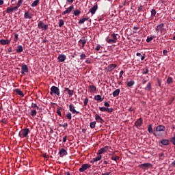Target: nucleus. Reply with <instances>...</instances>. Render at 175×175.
<instances>
[{
	"mask_svg": "<svg viewBox=\"0 0 175 175\" xmlns=\"http://www.w3.org/2000/svg\"><path fill=\"white\" fill-rule=\"evenodd\" d=\"M96 125V122H92L90 124V126L92 129H94L95 126Z\"/></svg>",
	"mask_w": 175,
	"mask_h": 175,
	"instance_id": "nucleus-36",
	"label": "nucleus"
},
{
	"mask_svg": "<svg viewBox=\"0 0 175 175\" xmlns=\"http://www.w3.org/2000/svg\"><path fill=\"white\" fill-rule=\"evenodd\" d=\"M165 129H166V127L163 125H159L154 128V132H165Z\"/></svg>",
	"mask_w": 175,
	"mask_h": 175,
	"instance_id": "nucleus-5",
	"label": "nucleus"
},
{
	"mask_svg": "<svg viewBox=\"0 0 175 175\" xmlns=\"http://www.w3.org/2000/svg\"><path fill=\"white\" fill-rule=\"evenodd\" d=\"M111 38H112V39H113L115 41H116L117 42V40H118V38H117V34H116V33H112L111 35Z\"/></svg>",
	"mask_w": 175,
	"mask_h": 175,
	"instance_id": "nucleus-45",
	"label": "nucleus"
},
{
	"mask_svg": "<svg viewBox=\"0 0 175 175\" xmlns=\"http://www.w3.org/2000/svg\"><path fill=\"white\" fill-rule=\"evenodd\" d=\"M172 167H175V160L171 163Z\"/></svg>",
	"mask_w": 175,
	"mask_h": 175,
	"instance_id": "nucleus-64",
	"label": "nucleus"
},
{
	"mask_svg": "<svg viewBox=\"0 0 175 175\" xmlns=\"http://www.w3.org/2000/svg\"><path fill=\"white\" fill-rule=\"evenodd\" d=\"M96 10H98V3H96L95 5L90 9V12L88 13V14H90V13H91L93 16V14H95V13L96 12Z\"/></svg>",
	"mask_w": 175,
	"mask_h": 175,
	"instance_id": "nucleus-7",
	"label": "nucleus"
},
{
	"mask_svg": "<svg viewBox=\"0 0 175 175\" xmlns=\"http://www.w3.org/2000/svg\"><path fill=\"white\" fill-rule=\"evenodd\" d=\"M88 101H89L88 98H85L84 99L83 106H87V105H88Z\"/></svg>",
	"mask_w": 175,
	"mask_h": 175,
	"instance_id": "nucleus-50",
	"label": "nucleus"
},
{
	"mask_svg": "<svg viewBox=\"0 0 175 175\" xmlns=\"http://www.w3.org/2000/svg\"><path fill=\"white\" fill-rule=\"evenodd\" d=\"M54 94L57 95V96H59V95H61L59 88H58L57 86H52L51 88L50 95L53 96Z\"/></svg>",
	"mask_w": 175,
	"mask_h": 175,
	"instance_id": "nucleus-1",
	"label": "nucleus"
},
{
	"mask_svg": "<svg viewBox=\"0 0 175 175\" xmlns=\"http://www.w3.org/2000/svg\"><path fill=\"white\" fill-rule=\"evenodd\" d=\"M143 10V5L138 7V12H142Z\"/></svg>",
	"mask_w": 175,
	"mask_h": 175,
	"instance_id": "nucleus-60",
	"label": "nucleus"
},
{
	"mask_svg": "<svg viewBox=\"0 0 175 175\" xmlns=\"http://www.w3.org/2000/svg\"><path fill=\"white\" fill-rule=\"evenodd\" d=\"M160 143L162 146H169V139H162Z\"/></svg>",
	"mask_w": 175,
	"mask_h": 175,
	"instance_id": "nucleus-27",
	"label": "nucleus"
},
{
	"mask_svg": "<svg viewBox=\"0 0 175 175\" xmlns=\"http://www.w3.org/2000/svg\"><path fill=\"white\" fill-rule=\"evenodd\" d=\"M31 107L32 109H36L37 110H39V107L35 103H31Z\"/></svg>",
	"mask_w": 175,
	"mask_h": 175,
	"instance_id": "nucleus-47",
	"label": "nucleus"
},
{
	"mask_svg": "<svg viewBox=\"0 0 175 175\" xmlns=\"http://www.w3.org/2000/svg\"><path fill=\"white\" fill-rule=\"evenodd\" d=\"M30 114L32 117H35V116H36V110L35 109H31Z\"/></svg>",
	"mask_w": 175,
	"mask_h": 175,
	"instance_id": "nucleus-42",
	"label": "nucleus"
},
{
	"mask_svg": "<svg viewBox=\"0 0 175 175\" xmlns=\"http://www.w3.org/2000/svg\"><path fill=\"white\" fill-rule=\"evenodd\" d=\"M156 15H157V10H155V9H152L151 17H155Z\"/></svg>",
	"mask_w": 175,
	"mask_h": 175,
	"instance_id": "nucleus-38",
	"label": "nucleus"
},
{
	"mask_svg": "<svg viewBox=\"0 0 175 175\" xmlns=\"http://www.w3.org/2000/svg\"><path fill=\"white\" fill-rule=\"evenodd\" d=\"M23 0H19L18 1V3H17V6H18L20 8V6H21V5H23Z\"/></svg>",
	"mask_w": 175,
	"mask_h": 175,
	"instance_id": "nucleus-56",
	"label": "nucleus"
},
{
	"mask_svg": "<svg viewBox=\"0 0 175 175\" xmlns=\"http://www.w3.org/2000/svg\"><path fill=\"white\" fill-rule=\"evenodd\" d=\"M116 68H117V64H109L108 66V70L111 72V70H113V69H116Z\"/></svg>",
	"mask_w": 175,
	"mask_h": 175,
	"instance_id": "nucleus-26",
	"label": "nucleus"
},
{
	"mask_svg": "<svg viewBox=\"0 0 175 175\" xmlns=\"http://www.w3.org/2000/svg\"><path fill=\"white\" fill-rule=\"evenodd\" d=\"M14 92H16L18 95H19V96H21L22 98L24 96V93H23V91H21V89H14Z\"/></svg>",
	"mask_w": 175,
	"mask_h": 175,
	"instance_id": "nucleus-19",
	"label": "nucleus"
},
{
	"mask_svg": "<svg viewBox=\"0 0 175 175\" xmlns=\"http://www.w3.org/2000/svg\"><path fill=\"white\" fill-rule=\"evenodd\" d=\"M28 133H29V129H23L19 132L18 136L20 137H27Z\"/></svg>",
	"mask_w": 175,
	"mask_h": 175,
	"instance_id": "nucleus-3",
	"label": "nucleus"
},
{
	"mask_svg": "<svg viewBox=\"0 0 175 175\" xmlns=\"http://www.w3.org/2000/svg\"><path fill=\"white\" fill-rule=\"evenodd\" d=\"M120 92H121V90L120 89H116L115 91H113L112 95L114 98H116V96H118L120 95Z\"/></svg>",
	"mask_w": 175,
	"mask_h": 175,
	"instance_id": "nucleus-24",
	"label": "nucleus"
},
{
	"mask_svg": "<svg viewBox=\"0 0 175 175\" xmlns=\"http://www.w3.org/2000/svg\"><path fill=\"white\" fill-rule=\"evenodd\" d=\"M99 110H100V111H106L107 108L105 107H100Z\"/></svg>",
	"mask_w": 175,
	"mask_h": 175,
	"instance_id": "nucleus-54",
	"label": "nucleus"
},
{
	"mask_svg": "<svg viewBox=\"0 0 175 175\" xmlns=\"http://www.w3.org/2000/svg\"><path fill=\"white\" fill-rule=\"evenodd\" d=\"M85 43H87V39H85V37H82L81 39L79 41V44H81L82 49H84Z\"/></svg>",
	"mask_w": 175,
	"mask_h": 175,
	"instance_id": "nucleus-11",
	"label": "nucleus"
},
{
	"mask_svg": "<svg viewBox=\"0 0 175 175\" xmlns=\"http://www.w3.org/2000/svg\"><path fill=\"white\" fill-rule=\"evenodd\" d=\"M148 132L149 133H152L154 135V136H157L155 131L152 129V124H149V126L148 127Z\"/></svg>",
	"mask_w": 175,
	"mask_h": 175,
	"instance_id": "nucleus-17",
	"label": "nucleus"
},
{
	"mask_svg": "<svg viewBox=\"0 0 175 175\" xmlns=\"http://www.w3.org/2000/svg\"><path fill=\"white\" fill-rule=\"evenodd\" d=\"M38 27L39 29H42V31H47L49 29V25L44 24L42 21L38 22Z\"/></svg>",
	"mask_w": 175,
	"mask_h": 175,
	"instance_id": "nucleus-2",
	"label": "nucleus"
},
{
	"mask_svg": "<svg viewBox=\"0 0 175 175\" xmlns=\"http://www.w3.org/2000/svg\"><path fill=\"white\" fill-rule=\"evenodd\" d=\"M164 27L165 24L163 23H161L160 25H157L156 27V31L157 32V33L159 32V31H162Z\"/></svg>",
	"mask_w": 175,
	"mask_h": 175,
	"instance_id": "nucleus-18",
	"label": "nucleus"
},
{
	"mask_svg": "<svg viewBox=\"0 0 175 175\" xmlns=\"http://www.w3.org/2000/svg\"><path fill=\"white\" fill-rule=\"evenodd\" d=\"M100 49H102V46H100V44H97L96 46L94 48V50H96V51H99Z\"/></svg>",
	"mask_w": 175,
	"mask_h": 175,
	"instance_id": "nucleus-49",
	"label": "nucleus"
},
{
	"mask_svg": "<svg viewBox=\"0 0 175 175\" xmlns=\"http://www.w3.org/2000/svg\"><path fill=\"white\" fill-rule=\"evenodd\" d=\"M20 7H18V5H16V6H15V7H12V9H13V10H14V12L15 11V12H17L18 10V8H19Z\"/></svg>",
	"mask_w": 175,
	"mask_h": 175,
	"instance_id": "nucleus-57",
	"label": "nucleus"
},
{
	"mask_svg": "<svg viewBox=\"0 0 175 175\" xmlns=\"http://www.w3.org/2000/svg\"><path fill=\"white\" fill-rule=\"evenodd\" d=\"M80 59H85V57H87V55H85V54L84 53H82L81 55H80Z\"/></svg>",
	"mask_w": 175,
	"mask_h": 175,
	"instance_id": "nucleus-55",
	"label": "nucleus"
},
{
	"mask_svg": "<svg viewBox=\"0 0 175 175\" xmlns=\"http://www.w3.org/2000/svg\"><path fill=\"white\" fill-rule=\"evenodd\" d=\"M153 39H155V36H151V37H148L146 39V42L147 43H150V42H151V40H152Z\"/></svg>",
	"mask_w": 175,
	"mask_h": 175,
	"instance_id": "nucleus-43",
	"label": "nucleus"
},
{
	"mask_svg": "<svg viewBox=\"0 0 175 175\" xmlns=\"http://www.w3.org/2000/svg\"><path fill=\"white\" fill-rule=\"evenodd\" d=\"M170 140L171 143H172V144L175 146V137H171Z\"/></svg>",
	"mask_w": 175,
	"mask_h": 175,
	"instance_id": "nucleus-52",
	"label": "nucleus"
},
{
	"mask_svg": "<svg viewBox=\"0 0 175 175\" xmlns=\"http://www.w3.org/2000/svg\"><path fill=\"white\" fill-rule=\"evenodd\" d=\"M163 55H167V50H163Z\"/></svg>",
	"mask_w": 175,
	"mask_h": 175,
	"instance_id": "nucleus-62",
	"label": "nucleus"
},
{
	"mask_svg": "<svg viewBox=\"0 0 175 175\" xmlns=\"http://www.w3.org/2000/svg\"><path fill=\"white\" fill-rule=\"evenodd\" d=\"M39 3V0H35L31 5V8H36Z\"/></svg>",
	"mask_w": 175,
	"mask_h": 175,
	"instance_id": "nucleus-31",
	"label": "nucleus"
},
{
	"mask_svg": "<svg viewBox=\"0 0 175 175\" xmlns=\"http://www.w3.org/2000/svg\"><path fill=\"white\" fill-rule=\"evenodd\" d=\"M81 14V11L79 10H75L73 12V15L74 16H80V14Z\"/></svg>",
	"mask_w": 175,
	"mask_h": 175,
	"instance_id": "nucleus-32",
	"label": "nucleus"
},
{
	"mask_svg": "<svg viewBox=\"0 0 175 175\" xmlns=\"http://www.w3.org/2000/svg\"><path fill=\"white\" fill-rule=\"evenodd\" d=\"M94 99L95 100H97V102H103L105 98H102L100 95L98 94L94 96Z\"/></svg>",
	"mask_w": 175,
	"mask_h": 175,
	"instance_id": "nucleus-20",
	"label": "nucleus"
},
{
	"mask_svg": "<svg viewBox=\"0 0 175 175\" xmlns=\"http://www.w3.org/2000/svg\"><path fill=\"white\" fill-rule=\"evenodd\" d=\"M106 152V150H105V148H101L100 150L98 151V155H100L102 154H105Z\"/></svg>",
	"mask_w": 175,
	"mask_h": 175,
	"instance_id": "nucleus-33",
	"label": "nucleus"
},
{
	"mask_svg": "<svg viewBox=\"0 0 175 175\" xmlns=\"http://www.w3.org/2000/svg\"><path fill=\"white\" fill-rule=\"evenodd\" d=\"M33 16V14L29 12H26L24 14V18H28L29 20H31L32 17Z\"/></svg>",
	"mask_w": 175,
	"mask_h": 175,
	"instance_id": "nucleus-13",
	"label": "nucleus"
},
{
	"mask_svg": "<svg viewBox=\"0 0 175 175\" xmlns=\"http://www.w3.org/2000/svg\"><path fill=\"white\" fill-rule=\"evenodd\" d=\"M135 85V81L131 80L127 82V87H129L130 88H132Z\"/></svg>",
	"mask_w": 175,
	"mask_h": 175,
	"instance_id": "nucleus-28",
	"label": "nucleus"
},
{
	"mask_svg": "<svg viewBox=\"0 0 175 175\" xmlns=\"http://www.w3.org/2000/svg\"><path fill=\"white\" fill-rule=\"evenodd\" d=\"M152 88V85H151V83L149 82V83L147 84L146 87L145 88V90H146V91H151Z\"/></svg>",
	"mask_w": 175,
	"mask_h": 175,
	"instance_id": "nucleus-29",
	"label": "nucleus"
},
{
	"mask_svg": "<svg viewBox=\"0 0 175 175\" xmlns=\"http://www.w3.org/2000/svg\"><path fill=\"white\" fill-rule=\"evenodd\" d=\"M111 172L103 173L101 175H110Z\"/></svg>",
	"mask_w": 175,
	"mask_h": 175,
	"instance_id": "nucleus-63",
	"label": "nucleus"
},
{
	"mask_svg": "<svg viewBox=\"0 0 175 175\" xmlns=\"http://www.w3.org/2000/svg\"><path fill=\"white\" fill-rule=\"evenodd\" d=\"M88 20V18H83L79 20V24H84V23H85V21H87Z\"/></svg>",
	"mask_w": 175,
	"mask_h": 175,
	"instance_id": "nucleus-37",
	"label": "nucleus"
},
{
	"mask_svg": "<svg viewBox=\"0 0 175 175\" xmlns=\"http://www.w3.org/2000/svg\"><path fill=\"white\" fill-rule=\"evenodd\" d=\"M100 159H102V156L98 155V156L96 157L95 158H94V159L90 161V163H94V162H98V161H100Z\"/></svg>",
	"mask_w": 175,
	"mask_h": 175,
	"instance_id": "nucleus-23",
	"label": "nucleus"
},
{
	"mask_svg": "<svg viewBox=\"0 0 175 175\" xmlns=\"http://www.w3.org/2000/svg\"><path fill=\"white\" fill-rule=\"evenodd\" d=\"M61 110H62V107H58L57 108V113L58 116H59V117H62V113H61Z\"/></svg>",
	"mask_w": 175,
	"mask_h": 175,
	"instance_id": "nucleus-34",
	"label": "nucleus"
},
{
	"mask_svg": "<svg viewBox=\"0 0 175 175\" xmlns=\"http://www.w3.org/2000/svg\"><path fill=\"white\" fill-rule=\"evenodd\" d=\"M0 43L3 46H5V44H9L10 43V40H3V39H1V40H0Z\"/></svg>",
	"mask_w": 175,
	"mask_h": 175,
	"instance_id": "nucleus-21",
	"label": "nucleus"
},
{
	"mask_svg": "<svg viewBox=\"0 0 175 175\" xmlns=\"http://www.w3.org/2000/svg\"><path fill=\"white\" fill-rule=\"evenodd\" d=\"M16 53H18V54H20V53H23V51H24V49L23 48V46L21 45H18L17 46V49H16Z\"/></svg>",
	"mask_w": 175,
	"mask_h": 175,
	"instance_id": "nucleus-25",
	"label": "nucleus"
},
{
	"mask_svg": "<svg viewBox=\"0 0 175 175\" xmlns=\"http://www.w3.org/2000/svg\"><path fill=\"white\" fill-rule=\"evenodd\" d=\"M66 117L68 118V120H72V113L70 112H68Z\"/></svg>",
	"mask_w": 175,
	"mask_h": 175,
	"instance_id": "nucleus-46",
	"label": "nucleus"
},
{
	"mask_svg": "<svg viewBox=\"0 0 175 175\" xmlns=\"http://www.w3.org/2000/svg\"><path fill=\"white\" fill-rule=\"evenodd\" d=\"M148 72H150V70L148 68H146L145 69H143L142 75H147L148 74Z\"/></svg>",
	"mask_w": 175,
	"mask_h": 175,
	"instance_id": "nucleus-44",
	"label": "nucleus"
},
{
	"mask_svg": "<svg viewBox=\"0 0 175 175\" xmlns=\"http://www.w3.org/2000/svg\"><path fill=\"white\" fill-rule=\"evenodd\" d=\"M112 161H115L116 162H117V161L120 160V157L118 156H113L111 157V159Z\"/></svg>",
	"mask_w": 175,
	"mask_h": 175,
	"instance_id": "nucleus-41",
	"label": "nucleus"
},
{
	"mask_svg": "<svg viewBox=\"0 0 175 175\" xmlns=\"http://www.w3.org/2000/svg\"><path fill=\"white\" fill-rule=\"evenodd\" d=\"M113 110H114V109H113V108H107L106 111H107V113H113Z\"/></svg>",
	"mask_w": 175,
	"mask_h": 175,
	"instance_id": "nucleus-53",
	"label": "nucleus"
},
{
	"mask_svg": "<svg viewBox=\"0 0 175 175\" xmlns=\"http://www.w3.org/2000/svg\"><path fill=\"white\" fill-rule=\"evenodd\" d=\"M73 9H74L73 5L70 6L68 8H67V10H66L62 13V16H65V14H69V13H70V12H72Z\"/></svg>",
	"mask_w": 175,
	"mask_h": 175,
	"instance_id": "nucleus-12",
	"label": "nucleus"
},
{
	"mask_svg": "<svg viewBox=\"0 0 175 175\" xmlns=\"http://www.w3.org/2000/svg\"><path fill=\"white\" fill-rule=\"evenodd\" d=\"M59 126L66 129V128H68V123H64V124H59Z\"/></svg>",
	"mask_w": 175,
	"mask_h": 175,
	"instance_id": "nucleus-48",
	"label": "nucleus"
},
{
	"mask_svg": "<svg viewBox=\"0 0 175 175\" xmlns=\"http://www.w3.org/2000/svg\"><path fill=\"white\" fill-rule=\"evenodd\" d=\"M95 120L97 121V122H99L100 124H103L105 122V120L102 119V117L99 116L98 114L95 115Z\"/></svg>",
	"mask_w": 175,
	"mask_h": 175,
	"instance_id": "nucleus-15",
	"label": "nucleus"
},
{
	"mask_svg": "<svg viewBox=\"0 0 175 175\" xmlns=\"http://www.w3.org/2000/svg\"><path fill=\"white\" fill-rule=\"evenodd\" d=\"M68 107H69L70 111L72 114H79L80 113L79 111H76V107H75V105L73 104H70Z\"/></svg>",
	"mask_w": 175,
	"mask_h": 175,
	"instance_id": "nucleus-6",
	"label": "nucleus"
},
{
	"mask_svg": "<svg viewBox=\"0 0 175 175\" xmlns=\"http://www.w3.org/2000/svg\"><path fill=\"white\" fill-rule=\"evenodd\" d=\"M21 73L22 75H25V73H28V66L27 64H23L21 66Z\"/></svg>",
	"mask_w": 175,
	"mask_h": 175,
	"instance_id": "nucleus-8",
	"label": "nucleus"
},
{
	"mask_svg": "<svg viewBox=\"0 0 175 175\" xmlns=\"http://www.w3.org/2000/svg\"><path fill=\"white\" fill-rule=\"evenodd\" d=\"M6 13H8V14H12V13H13L14 10L13 8H7L6 10H5Z\"/></svg>",
	"mask_w": 175,
	"mask_h": 175,
	"instance_id": "nucleus-30",
	"label": "nucleus"
},
{
	"mask_svg": "<svg viewBox=\"0 0 175 175\" xmlns=\"http://www.w3.org/2000/svg\"><path fill=\"white\" fill-rule=\"evenodd\" d=\"M59 155L62 158L64 155H68V152L64 148H62L59 152Z\"/></svg>",
	"mask_w": 175,
	"mask_h": 175,
	"instance_id": "nucleus-14",
	"label": "nucleus"
},
{
	"mask_svg": "<svg viewBox=\"0 0 175 175\" xmlns=\"http://www.w3.org/2000/svg\"><path fill=\"white\" fill-rule=\"evenodd\" d=\"M151 166V163H145L139 165L141 169H148Z\"/></svg>",
	"mask_w": 175,
	"mask_h": 175,
	"instance_id": "nucleus-16",
	"label": "nucleus"
},
{
	"mask_svg": "<svg viewBox=\"0 0 175 175\" xmlns=\"http://www.w3.org/2000/svg\"><path fill=\"white\" fill-rule=\"evenodd\" d=\"M107 43H109V44H113V43H117V41L113 39H108L107 40Z\"/></svg>",
	"mask_w": 175,
	"mask_h": 175,
	"instance_id": "nucleus-35",
	"label": "nucleus"
},
{
	"mask_svg": "<svg viewBox=\"0 0 175 175\" xmlns=\"http://www.w3.org/2000/svg\"><path fill=\"white\" fill-rule=\"evenodd\" d=\"M120 76H119V78L120 79H122V75H124V70H121L120 72Z\"/></svg>",
	"mask_w": 175,
	"mask_h": 175,
	"instance_id": "nucleus-58",
	"label": "nucleus"
},
{
	"mask_svg": "<svg viewBox=\"0 0 175 175\" xmlns=\"http://www.w3.org/2000/svg\"><path fill=\"white\" fill-rule=\"evenodd\" d=\"M104 106H105V107H110V104H109L107 101H105L104 103Z\"/></svg>",
	"mask_w": 175,
	"mask_h": 175,
	"instance_id": "nucleus-59",
	"label": "nucleus"
},
{
	"mask_svg": "<svg viewBox=\"0 0 175 175\" xmlns=\"http://www.w3.org/2000/svg\"><path fill=\"white\" fill-rule=\"evenodd\" d=\"M172 83H173V78L172 77H170L167 79V83L172 84Z\"/></svg>",
	"mask_w": 175,
	"mask_h": 175,
	"instance_id": "nucleus-39",
	"label": "nucleus"
},
{
	"mask_svg": "<svg viewBox=\"0 0 175 175\" xmlns=\"http://www.w3.org/2000/svg\"><path fill=\"white\" fill-rule=\"evenodd\" d=\"M89 91L90 92H96V87L94 85H90Z\"/></svg>",
	"mask_w": 175,
	"mask_h": 175,
	"instance_id": "nucleus-22",
	"label": "nucleus"
},
{
	"mask_svg": "<svg viewBox=\"0 0 175 175\" xmlns=\"http://www.w3.org/2000/svg\"><path fill=\"white\" fill-rule=\"evenodd\" d=\"M64 20H59V27H61L64 25Z\"/></svg>",
	"mask_w": 175,
	"mask_h": 175,
	"instance_id": "nucleus-51",
	"label": "nucleus"
},
{
	"mask_svg": "<svg viewBox=\"0 0 175 175\" xmlns=\"http://www.w3.org/2000/svg\"><path fill=\"white\" fill-rule=\"evenodd\" d=\"M66 59V55L64 54H59L57 57L58 62H64Z\"/></svg>",
	"mask_w": 175,
	"mask_h": 175,
	"instance_id": "nucleus-10",
	"label": "nucleus"
},
{
	"mask_svg": "<svg viewBox=\"0 0 175 175\" xmlns=\"http://www.w3.org/2000/svg\"><path fill=\"white\" fill-rule=\"evenodd\" d=\"M143 125V118H139L137 121L135 122V126L137 128H140Z\"/></svg>",
	"mask_w": 175,
	"mask_h": 175,
	"instance_id": "nucleus-9",
	"label": "nucleus"
},
{
	"mask_svg": "<svg viewBox=\"0 0 175 175\" xmlns=\"http://www.w3.org/2000/svg\"><path fill=\"white\" fill-rule=\"evenodd\" d=\"M91 167V165L88 163L82 164L81 167L79 169L81 173L85 172L88 169Z\"/></svg>",
	"mask_w": 175,
	"mask_h": 175,
	"instance_id": "nucleus-4",
	"label": "nucleus"
},
{
	"mask_svg": "<svg viewBox=\"0 0 175 175\" xmlns=\"http://www.w3.org/2000/svg\"><path fill=\"white\" fill-rule=\"evenodd\" d=\"M75 92L74 90H70V89H69L68 91H67V94H68L69 96H73V93Z\"/></svg>",
	"mask_w": 175,
	"mask_h": 175,
	"instance_id": "nucleus-40",
	"label": "nucleus"
},
{
	"mask_svg": "<svg viewBox=\"0 0 175 175\" xmlns=\"http://www.w3.org/2000/svg\"><path fill=\"white\" fill-rule=\"evenodd\" d=\"M109 148H110L109 146H105V147H104V150H105V152H107V151H109Z\"/></svg>",
	"mask_w": 175,
	"mask_h": 175,
	"instance_id": "nucleus-61",
	"label": "nucleus"
}]
</instances>
